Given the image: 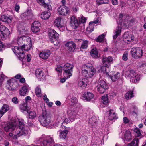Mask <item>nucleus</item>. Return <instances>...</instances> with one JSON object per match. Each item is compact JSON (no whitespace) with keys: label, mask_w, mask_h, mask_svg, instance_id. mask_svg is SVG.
Instances as JSON below:
<instances>
[{"label":"nucleus","mask_w":146,"mask_h":146,"mask_svg":"<svg viewBox=\"0 0 146 146\" xmlns=\"http://www.w3.org/2000/svg\"><path fill=\"white\" fill-rule=\"evenodd\" d=\"M113 59L111 56L103 57L102 61L104 66H102L101 68V71L106 75L110 76L109 72L110 69L109 68L110 64L113 61Z\"/></svg>","instance_id":"nucleus-1"},{"label":"nucleus","mask_w":146,"mask_h":146,"mask_svg":"<svg viewBox=\"0 0 146 146\" xmlns=\"http://www.w3.org/2000/svg\"><path fill=\"white\" fill-rule=\"evenodd\" d=\"M95 70L90 64H86L83 66L82 69V75L87 78H91L93 76Z\"/></svg>","instance_id":"nucleus-2"},{"label":"nucleus","mask_w":146,"mask_h":146,"mask_svg":"<svg viewBox=\"0 0 146 146\" xmlns=\"http://www.w3.org/2000/svg\"><path fill=\"white\" fill-rule=\"evenodd\" d=\"M51 116L46 111L43 112L42 114L38 117V120L41 124L44 126L48 125L51 122Z\"/></svg>","instance_id":"nucleus-3"},{"label":"nucleus","mask_w":146,"mask_h":146,"mask_svg":"<svg viewBox=\"0 0 146 146\" xmlns=\"http://www.w3.org/2000/svg\"><path fill=\"white\" fill-rule=\"evenodd\" d=\"M125 75L126 77L130 78V81L133 82L139 81L140 78V75L137 74L134 70L131 69L127 70Z\"/></svg>","instance_id":"nucleus-4"},{"label":"nucleus","mask_w":146,"mask_h":146,"mask_svg":"<svg viewBox=\"0 0 146 146\" xmlns=\"http://www.w3.org/2000/svg\"><path fill=\"white\" fill-rule=\"evenodd\" d=\"M73 67L72 64L68 63L66 64L63 66V75L64 77L68 79L72 76Z\"/></svg>","instance_id":"nucleus-5"},{"label":"nucleus","mask_w":146,"mask_h":146,"mask_svg":"<svg viewBox=\"0 0 146 146\" xmlns=\"http://www.w3.org/2000/svg\"><path fill=\"white\" fill-rule=\"evenodd\" d=\"M130 52L132 56L136 59L141 58L143 54L142 49L139 47H133L131 49Z\"/></svg>","instance_id":"nucleus-6"},{"label":"nucleus","mask_w":146,"mask_h":146,"mask_svg":"<svg viewBox=\"0 0 146 146\" xmlns=\"http://www.w3.org/2000/svg\"><path fill=\"white\" fill-rule=\"evenodd\" d=\"M5 122L1 123V125L3 126V128L6 132L12 131L16 128V126L15 123L11 122L5 125Z\"/></svg>","instance_id":"nucleus-7"},{"label":"nucleus","mask_w":146,"mask_h":146,"mask_svg":"<svg viewBox=\"0 0 146 146\" xmlns=\"http://www.w3.org/2000/svg\"><path fill=\"white\" fill-rule=\"evenodd\" d=\"M48 35L50 41L52 42L56 40V38L59 36V34L54 29L51 28L48 29Z\"/></svg>","instance_id":"nucleus-8"},{"label":"nucleus","mask_w":146,"mask_h":146,"mask_svg":"<svg viewBox=\"0 0 146 146\" xmlns=\"http://www.w3.org/2000/svg\"><path fill=\"white\" fill-rule=\"evenodd\" d=\"M123 37L124 42L127 44H129L134 40V36L127 31L124 33Z\"/></svg>","instance_id":"nucleus-9"},{"label":"nucleus","mask_w":146,"mask_h":146,"mask_svg":"<svg viewBox=\"0 0 146 146\" xmlns=\"http://www.w3.org/2000/svg\"><path fill=\"white\" fill-rule=\"evenodd\" d=\"M58 13L60 15H66L69 12V9L66 6L63 5L58 9Z\"/></svg>","instance_id":"nucleus-10"},{"label":"nucleus","mask_w":146,"mask_h":146,"mask_svg":"<svg viewBox=\"0 0 146 146\" xmlns=\"http://www.w3.org/2000/svg\"><path fill=\"white\" fill-rule=\"evenodd\" d=\"M17 43L19 45H21L24 42H27L28 43L31 42V39L27 36H24L22 37H18L17 39Z\"/></svg>","instance_id":"nucleus-11"},{"label":"nucleus","mask_w":146,"mask_h":146,"mask_svg":"<svg viewBox=\"0 0 146 146\" xmlns=\"http://www.w3.org/2000/svg\"><path fill=\"white\" fill-rule=\"evenodd\" d=\"M37 0L38 3L41 5L47 8L48 10H50L52 9V7L50 4L48 2L49 0Z\"/></svg>","instance_id":"nucleus-12"},{"label":"nucleus","mask_w":146,"mask_h":146,"mask_svg":"<svg viewBox=\"0 0 146 146\" xmlns=\"http://www.w3.org/2000/svg\"><path fill=\"white\" fill-rule=\"evenodd\" d=\"M54 140L50 136L47 137L43 140L42 144L43 146H51L54 143Z\"/></svg>","instance_id":"nucleus-13"},{"label":"nucleus","mask_w":146,"mask_h":146,"mask_svg":"<svg viewBox=\"0 0 146 146\" xmlns=\"http://www.w3.org/2000/svg\"><path fill=\"white\" fill-rule=\"evenodd\" d=\"M67 49L70 52L74 51L76 48V45L74 42H69L66 44Z\"/></svg>","instance_id":"nucleus-14"},{"label":"nucleus","mask_w":146,"mask_h":146,"mask_svg":"<svg viewBox=\"0 0 146 146\" xmlns=\"http://www.w3.org/2000/svg\"><path fill=\"white\" fill-rule=\"evenodd\" d=\"M40 26V23L38 21H34L31 27L32 31L33 32H37L40 30L39 27Z\"/></svg>","instance_id":"nucleus-15"},{"label":"nucleus","mask_w":146,"mask_h":146,"mask_svg":"<svg viewBox=\"0 0 146 146\" xmlns=\"http://www.w3.org/2000/svg\"><path fill=\"white\" fill-rule=\"evenodd\" d=\"M19 131L17 133V137H19L21 136L24 135H26L28 133L29 131L28 130L26 127L21 128V129H17Z\"/></svg>","instance_id":"nucleus-16"},{"label":"nucleus","mask_w":146,"mask_h":146,"mask_svg":"<svg viewBox=\"0 0 146 146\" xmlns=\"http://www.w3.org/2000/svg\"><path fill=\"white\" fill-rule=\"evenodd\" d=\"M67 113L70 119L74 120L76 117L77 113L75 109L71 108L67 111Z\"/></svg>","instance_id":"nucleus-17"},{"label":"nucleus","mask_w":146,"mask_h":146,"mask_svg":"<svg viewBox=\"0 0 146 146\" xmlns=\"http://www.w3.org/2000/svg\"><path fill=\"white\" fill-rule=\"evenodd\" d=\"M71 26L73 28L76 29L78 26V22L76 18L74 16H73L70 18V22Z\"/></svg>","instance_id":"nucleus-18"},{"label":"nucleus","mask_w":146,"mask_h":146,"mask_svg":"<svg viewBox=\"0 0 146 146\" xmlns=\"http://www.w3.org/2000/svg\"><path fill=\"white\" fill-rule=\"evenodd\" d=\"M9 34V31L7 29H6L3 31L1 33H0V39L4 40L7 38Z\"/></svg>","instance_id":"nucleus-19"},{"label":"nucleus","mask_w":146,"mask_h":146,"mask_svg":"<svg viewBox=\"0 0 146 146\" xmlns=\"http://www.w3.org/2000/svg\"><path fill=\"white\" fill-rule=\"evenodd\" d=\"M123 138L125 142V141L128 142L131 141L132 139V137L130 131H126Z\"/></svg>","instance_id":"nucleus-20"},{"label":"nucleus","mask_w":146,"mask_h":146,"mask_svg":"<svg viewBox=\"0 0 146 146\" xmlns=\"http://www.w3.org/2000/svg\"><path fill=\"white\" fill-rule=\"evenodd\" d=\"M50 52L49 50H47L45 51L40 52L39 54L40 57L43 59H46L50 56Z\"/></svg>","instance_id":"nucleus-21"},{"label":"nucleus","mask_w":146,"mask_h":146,"mask_svg":"<svg viewBox=\"0 0 146 146\" xmlns=\"http://www.w3.org/2000/svg\"><path fill=\"white\" fill-rule=\"evenodd\" d=\"M117 118L115 111L113 110H110L109 113L108 119L111 120H113L117 119Z\"/></svg>","instance_id":"nucleus-22"},{"label":"nucleus","mask_w":146,"mask_h":146,"mask_svg":"<svg viewBox=\"0 0 146 146\" xmlns=\"http://www.w3.org/2000/svg\"><path fill=\"white\" fill-rule=\"evenodd\" d=\"M8 82V83L7 84L6 88L7 89L11 91H15L17 90V88L15 87L14 86L17 85V84L16 83H13V82Z\"/></svg>","instance_id":"nucleus-23"},{"label":"nucleus","mask_w":146,"mask_h":146,"mask_svg":"<svg viewBox=\"0 0 146 146\" xmlns=\"http://www.w3.org/2000/svg\"><path fill=\"white\" fill-rule=\"evenodd\" d=\"M35 74L37 77L42 79L44 78L45 76V74L43 72L42 70L39 69H36L35 71Z\"/></svg>","instance_id":"nucleus-24"},{"label":"nucleus","mask_w":146,"mask_h":146,"mask_svg":"<svg viewBox=\"0 0 146 146\" xmlns=\"http://www.w3.org/2000/svg\"><path fill=\"white\" fill-rule=\"evenodd\" d=\"M91 56L94 58H98L99 56L98 50L96 47H94L91 50Z\"/></svg>","instance_id":"nucleus-25"},{"label":"nucleus","mask_w":146,"mask_h":146,"mask_svg":"<svg viewBox=\"0 0 146 146\" xmlns=\"http://www.w3.org/2000/svg\"><path fill=\"white\" fill-rule=\"evenodd\" d=\"M83 97L87 101H89L94 97V95L92 93L87 92L84 93Z\"/></svg>","instance_id":"nucleus-26"},{"label":"nucleus","mask_w":146,"mask_h":146,"mask_svg":"<svg viewBox=\"0 0 146 146\" xmlns=\"http://www.w3.org/2000/svg\"><path fill=\"white\" fill-rule=\"evenodd\" d=\"M28 86L25 85L23 86L20 90V94L21 96H24L28 92Z\"/></svg>","instance_id":"nucleus-27"},{"label":"nucleus","mask_w":146,"mask_h":146,"mask_svg":"<svg viewBox=\"0 0 146 146\" xmlns=\"http://www.w3.org/2000/svg\"><path fill=\"white\" fill-rule=\"evenodd\" d=\"M87 80L86 79H83L82 80L79 81L78 83V85L80 88H85L86 86Z\"/></svg>","instance_id":"nucleus-28"},{"label":"nucleus","mask_w":146,"mask_h":146,"mask_svg":"<svg viewBox=\"0 0 146 146\" xmlns=\"http://www.w3.org/2000/svg\"><path fill=\"white\" fill-rule=\"evenodd\" d=\"M123 21H124L127 22L126 23V24L128 23H132L134 21L132 17L127 14H125L124 15Z\"/></svg>","instance_id":"nucleus-29"},{"label":"nucleus","mask_w":146,"mask_h":146,"mask_svg":"<svg viewBox=\"0 0 146 146\" xmlns=\"http://www.w3.org/2000/svg\"><path fill=\"white\" fill-rule=\"evenodd\" d=\"M1 20L2 21L7 23H10L11 21V18L10 17L5 15H1Z\"/></svg>","instance_id":"nucleus-30"},{"label":"nucleus","mask_w":146,"mask_h":146,"mask_svg":"<svg viewBox=\"0 0 146 146\" xmlns=\"http://www.w3.org/2000/svg\"><path fill=\"white\" fill-rule=\"evenodd\" d=\"M97 123V118L95 116H93L90 118L89 121V123L93 126H95Z\"/></svg>","instance_id":"nucleus-31"},{"label":"nucleus","mask_w":146,"mask_h":146,"mask_svg":"<svg viewBox=\"0 0 146 146\" xmlns=\"http://www.w3.org/2000/svg\"><path fill=\"white\" fill-rule=\"evenodd\" d=\"M121 27L118 26L116 29V31L114 33L113 35V38L115 39L117 38L119 35L121 33Z\"/></svg>","instance_id":"nucleus-32"},{"label":"nucleus","mask_w":146,"mask_h":146,"mask_svg":"<svg viewBox=\"0 0 146 146\" xmlns=\"http://www.w3.org/2000/svg\"><path fill=\"white\" fill-rule=\"evenodd\" d=\"M50 13L49 12H44L42 13L40 17L41 18L44 20L48 19L50 15Z\"/></svg>","instance_id":"nucleus-33"},{"label":"nucleus","mask_w":146,"mask_h":146,"mask_svg":"<svg viewBox=\"0 0 146 146\" xmlns=\"http://www.w3.org/2000/svg\"><path fill=\"white\" fill-rule=\"evenodd\" d=\"M12 49L14 53L17 55L18 54H19L20 52H22V49L21 48H20L18 46H15L12 48Z\"/></svg>","instance_id":"nucleus-34"},{"label":"nucleus","mask_w":146,"mask_h":146,"mask_svg":"<svg viewBox=\"0 0 146 146\" xmlns=\"http://www.w3.org/2000/svg\"><path fill=\"white\" fill-rule=\"evenodd\" d=\"M68 133V131L67 130H64L60 133V137L62 139H65L66 138L67 135Z\"/></svg>","instance_id":"nucleus-35"},{"label":"nucleus","mask_w":146,"mask_h":146,"mask_svg":"<svg viewBox=\"0 0 146 146\" xmlns=\"http://www.w3.org/2000/svg\"><path fill=\"white\" fill-rule=\"evenodd\" d=\"M28 45H25V44L23 45L21 47V49L23 50H24L25 51H28L30 50L31 48L32 47V44L30 43H28Z\"/></svg>","instance_id":"nucleus-36"},{"label":"nucleus","mask_w":146,"mask_h":146,"mask_svg":"<svg viewBox=\"0 0 146 146\" xmlns=\"http://www.w3.org/2000/svg\"><path fill=\"white\" fill-rule=\"evenodd\" d=\"M120 75L119 73H116L113 74L111 76H110L112 81L113 82L116 81L119 77Z\"/></svg>","instance_id":"nucleus-37"},{"label":"nucleus","mask_w":146,"mask_h":146,"mask_svg":"<svg viewBox=\"0 0 146 146\" xmlns=\"http://www.w3.org/2000/svg\"><path fill=\"white\" fill-rule=\"evenodd\" d=\"M35 93L38 97L41 96V89L40 86H38L36 87L35 90Z\"/></svg>","instance_id":"nucleus-38"},{"label":"nucleus","mask_w":146,"mask_h":146,"mask_svg":"<svg viewBox=\"0 0 146 146\" xmlns=\"http://www.w3.org/2000/svg\"><path fill=\"white\" fill-rule=\"evenodd\" d=\"M80 49H86L88 46V41L86 40H83Z\"/></svg>","instance_id":"nucleus-39"},{"label":"nucleus","mask_w":146,"mask_h":146,"mask_svg":"<svg viewBox=\"0 0 146 146\" xmlns=\"http://www.w3.org/2000/svg\"><path fill=\"white\" fill-rule=\"evenodd\" d=\"M29 114V118L33 119L35 118L37 116L36 113L34 111H30L28 112Z\"/></svg>","instance_id":"nucleus-40"},{"label":"nucleus","mask_w":146,"mask_h":146,"mask_svg":"<svg viewBox=\"0 0 146 146\" xmlns=\"http://www.w3.org/2000/svg\"><path fill=\"white\" fill-rule=\"evenodd\" d=\"M98 91L100 93H104L108 88V87H103V86H97Z\"/></svg>","instance_id":"nucleus-41"},{"label":"nucleus","mask_w":146,"mask_h":146,"mask_svg":"<svg viewBox=\"0 0 146 146\" xmlns=\"http://www.w3.org/2000/svg\"><path fill=\"white\" fill-rule=\"evenodd\" d=\"M133 96V93L132 91L127 92L125 95V97L127 99H131Z\"/></svg>","instance_id":"nucleus-42"},{"label":"nucleus","mask_w":146,"mask_h":146,"mask_svg":"<svg viewBox=\"0 0 146 146\" xmlns=\"http://www.w3.org/2000/svg\"><path fill=\"white\" fill-rule=\"evenodd\" d=\"M102 102L104 105H107L108 103V99L107 95L104 96L102 97Z\"/></svg>","instance_id":"nucleus-43"},{"label":"nucleus","mask_w":146,"mask_h":146,"mask_svg":"<svg viewBox=\"0 0 146 146\" xmlns=\"http://www.w3.org/2000/svg\"><path fill=\"white\" fill-rule=\"evenodd\" d=\"M97 86H103V87H108L107 85L106 84L105 82L102 79H100L98 82V84Z\"/></svg>","instance_id":"nucleus-44"},{"label":"nucleus","mask_w":146,"mask_h":146,"mask_svg":"<svg viewBox=\"0 0 146 146\" xmlns=\"http://www.w3.org/2000/svg\"><path fill=\"white\" fill-rule=\"evenodd\" d=\"M61 19L60 17H58L54 21V25L58 27L61 26L60 22Z\"/></svg>","instance_id":"nucleus-45"},{"label":"nucleus","mask_w":146,"mask_h":146,"mask_svg":"<svg viewBox=\"0 0 146 146\" xmlns=\"http://www.w3.org/2000/svg\"><path fill=\"white\" fill-rule=\"evenodd\" d=\"M98 5L102 4H108L110 2L109 0H96Z\"/></svg>","instance_id":"nucleus-46"},{"label":"nucleus","mask_w":146,"mask_h":146,"mask_svg":"<svg viewBox=\"0 0 146 146\" xmlns=\"http://www.w3.org/2000/svg\"><path fill=\"white\" fill-rule=\"evenodd\" d=\"M19 123V127L18 129H21L22 128L26 127L24 123V120L21 119H19L18 120Z\"/></svg>","instance_id":"nucleus-47"},{"label":"nucleus","mask_w":146,"mask_h":146,"mask_svg":"<svg viewBox=\"0 0 146 146\" xmlns=\"http://www.w3.org/2000/svg\"><path fill=\"white\" fill-rule=\"evenodd\" d=\"M9 109V107L7 104H4L1 110L5 113Z\"/></svg>","instance_id":"nucleus-48"},{"label":"nucleus","mask_w":146,"mask_h":146,"mask_svg":"<svg viewBox=\"0 0 146 146\" xmlns=\"http://www.w3.org/2000/svg\"><path fill=\"white\" fill-rule=\"evenodd\" d=\"M78 101V100L77 98L75 97H72L71 99V102H72L71 105L72 106H74L77 104Z\"/></svg>","instance_id":"nucleus-49"},{"label":"nucleus","mask_w":146,"mask_h":146,"mask_svg":"<svg viewBox=\"0 0 146 146\" xmlns=\"http://www.w3.org/2000/svg\"><path fill=\"white\" fill-rule=\"evenodd\" d=\"M134 132L136 137H139L141 135L140 131L138 128L135 129L134 130Z\"/></svg>","instance_id":"nucleus-50"},{"label":"nucleus","mask_w":146,"mask_h":146,"mask_svg":"<svg viewBox=\"0 0 146 146\" xmlns=\"http://www.w3.org/2000/svg\"><path fill=\"white\" fill-rule=\"evenodd\" d=\"M18 57L19 58L20 60H22L23 59L25 58V54L23 53V50H22V52H20L19 54H18L17 55Z\"/></svg>","instance_id":"nucleus-51"},{"label":"nucleus","mask_w":146,"mask_h":146,"mask_svg":"<svg viewBox=\"0 0 146 146\" xmlns=\"http://www.w3.org/2000/svg\"><path fill=\"white\" fill-rule=\"evenodd\" d=\"M104 37V35L103 34L100 35L96 39V42H99V43L101 42L103 40Z\"/></svg>","instance_id":"nucleus-52"},{"label":"nucleus","mask_w":146,"mask_h":146,"mask_svg":"<svg viewBox=\"0 0 146 146\" xmlns=\"http://www.w3.org/2000/svg\"><path fill=\"white\" fill-rule=\"evenodd\" d=\"M20 108L21 110L27 111V104L26 103L22 104L20 106Z\"/></svg>","instance_id":"nucleus-53"},{"label":"nucleus","mask_w":146,"mask_h":146,"mask_svg":"<svg viewBox=\"0 0 146 146\" xmlns=\"http://www.w3.org/2000/svg\"><path fill=\"white\" fill-rule=\"evenodd\" d=\"M128 54L127 51L125 52L122 57V59L123 60L126 61L127 60Z\"/></svg>","instance_id":"nucleus-54"},{"label":"nucleus","mask_w":146,"mask_h":146,"mask_svg":"<svg viewBox=\"0 0 146 146\" xmlns=\"http://www.w3.org/2000/svg\"><path fill=\"white\" fill-rule=\"evenodd\" d=\"M99 21L98 20H94V21H91L89 23V28H90V27H93L94 25H93V23L94 24H97L98 22Z\"/></svg>","instance_id":"nucleus-55"},{"label":"nucleus","mask_w":146,"mask_h":146,"mask_svg":"<svg viewBox=\"0 0 146 146\" xmlns=\"http://www.w3.org/2000/svg\"><path fill=\"white\" fill-rule=\"evenodd\" d=\"M87 20V18L83 16H82L81 18L79 19L80 23H85Z\"/></svg>","instance_id":"nucleus-56"},{"label":"nucleus","mask_w":146,"mask_h":146,"mask_svg":"<svg viewBox=\"0 0 146 146\" xmlns=\"http://www.w3.org/2000/svg\"><path fill=\"white\" fill-rule=\"evenodd\" d=\"M5 76L3 75H1L0 76V86L2 85V82L4 78H5Z\"/></svg>","instance_id":"nucleus-57"},{"label":"nucleus","mask_w":146,"mask_h":146,"mask_svg":"<svg viewBox=\"0 0 146 146\" xmlns=\"http://www.w3.org/2000/svg\"><path fill=\"white\" fill-rule=\"evenodd\" d=\"M127 146H137V143L134 141H132Z\"/></svg>","instance_id":"nucleus-58"},{"label":"nucleus","mask_w":146,"mask_h":146,"mask_svg":"<svg viewBox=\"0 0 146 146\" xmlns=\"http://www.w3.org/2000/svg\"><path fill=\"white\" fill-rule=\"evenodd\" d=\"M7 28L3 25H0V33H1L3 31L5 30Z\"/></svg>","instance_id":"nucleus-59"},{"label":"nucleus","mask_w":146,"mask_h":146,"mask_svg":"<svg viewBox=\"0 0 146 146\" xmlns=\"http://www.w3.org/2000/svg\"><path fill=\"white\" fill-rule=\"evenodd\" d=\"M19 31H20V33L21 34V35H23L27 33L26 31L24 29H21L19 28Z\"/></svg>","instance_id":"nucleus-60"},{"label":"nucleus","mask_w":146,"mask_h":146,"mask_svg":"<svg viewBox=\"0 0 146 146\" xmlns=\"http://www.w3.org/2000/svg\"><path fill=\"white\" fill-rule=\"evenodd\" d=\"M12 102L15 104H17L18 102V100L17 97H14L12 99Z\"/></svg>","instance_id":"nucleus-61"},{"label":"nucleus","mask_w":146,"mask_h":146,"mask_svg":"<svg viewBox=\"0 0 146 146\" xmlns=\"http://www.w3.org/2000/svg\"><path fill=\"white\" fill-rule=\"evenodd\" d=\"M9 135L10 137H12L13 139H17L18 137H17L16 136L17 135V134L13 135L12 133H10Z\"/></svg>","instance_id":"nucleus-62"},{"label":"nucleus","mask_w":146,"mask_h":146,"mask_svg":"<svg viewBox=\"0 0 146 146\" xmlns=\"http://www.w3.org/2000/svg\"><path fill=\"white\" fill-rule=\"evenodd\" d=\"M15 11H17L18 12L20 8V6L18 4H17V3L15 5Z\"/></svg>","instance_id":"nucleus-63"},{"label":"nucleus","mask_w":146,"mask_h":146,"mask_svg":"<svg viewBox=\"0 0 146 146\" xmlns=\"http://www.w3.org/2000/svg\"><path fill=\"white\" fill-rule=\"evenodd\" d=\"M124 123H127L129 122V120L126 117H124L123 119Z\"/></svg>","instance_id":"nucleus-64"}]
</instances>
